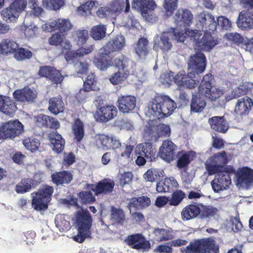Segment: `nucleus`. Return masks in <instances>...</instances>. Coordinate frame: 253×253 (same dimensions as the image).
Masks as SVG:
<instances>
[{"label": "nucleus", "mask_w": 253, "mask_h": 253, "mask_svg": "<svg viewBox=\"0 0 253 253\" xmlns=\"http://www.w3.org/2000/svg\"><path fill=\"white\" fill-rule=\"evenodd\" d=\"M197 20L202 27L204 34L197 30L186 29V34L193 40L194 45L197 49L210 51L218 44L216 39L212 37L210 31L213 32L217 27V23L213 15L208 12H202L197 16Z\"/></svg>", "instance_id": "f257e3e1"}, {"label": "nucleus", "mask_w": 253, "mask_h": 253, "mask_svg": "<svg viewBox=\"0 0 253 253\" xmlns=\"http://www.w3.org/2000/svg\"><path fill=\"white\" fill-rule=\"evenodd\" d=\"M176 108V104L169 96H156L148 105L147 115L149 117H156L158 119L170 115Z\"/></svg>", "instance_id": "f03ea898"}, {"label": "nucleus", "mask_w": 253, "mask_h": 253, "mask_svg": "<svg viewBox=\"0 0 253 253\" xmlns=\"http://www.w3.org/2000/svg\"><path fill=\"white\" fill-rule=\"evenodd\" d=\"M177 42H183L186 38V35L183 31H179L178 28H171L170 31L164 32L159 38H155L154 41V49L158 50L159 49L163 52L169 51L172 47L171 39Z\"/></svg>", "instance_id": "7ed1b4c3"}, {"label": "nucleus", "mask_w": 253, "mask_h": 253, "mask_svg": "<svg viewBox=\"0 0 253 253\" xmlns=\"http://www.w3.org/2000/svg\"><path fill=\"white\" fill-rule=\"evenodd\" d=\"M75 220L78 233L77 235L73 237V239L76 242L82 243L90 235L92 218L88 211L82 209L81 211L76 212Z\"/></svg>", "instance_id": "20e7f679"}, {"label": "nucleus", "mask_w": 253, "mask_h": 253, "mask_svg": "<svg viewBox=\"0 0 253 253\" xmlns=\"http://www.w3.org/2000/svg\"><path fill=\"white\" fill-rule=\"evenodd\" d=\"M171 133L170 126L164 124H157L156 120H151L144 129L143 138L146 141H156L160 137H169Z\"/></svg>", "instance_id": "39448f33"}, {"label": "nucleus", "mask_w": 253, "mask_h": 253, "mask_svg": "<svg viewBox=\"0 0 253 253\" xmlns=\"http://www.w3.org/2000/svg\"><path fill=\"white\" fill-rule=\"evenodd\" d=\"M218 250V246L212 239L195 241L180 249L181 253H219Z\"/></svg>", "instance_id": "423d86ee"}, {"label": "nucleus", "mask_w": 253, "mask_h": 253, "mask_svg": "<svg viewBox=\"0 0 253 253\" xmlns=\"http://www.w3.org/2000/svg\"><path fill=\"white\" fill-rule=\"evenodd\" d=\"M53 191L54 188L52 186L44 185L37 192L32 193V207L37 211L46 210Z\"/></svg>", "instance_id": "0eeeda50"}, {"label": "nucleus", "mask_w": 253, "mask_h": 253, "mask_svg": "<svg viewBox=\"0 0 253 253\" xmlns=\"http://www.w3.org/2000/svg\"><path fill=\"white\" fill-rule=\"evenodd\" d=\"M114 61L115 66L119 68V70L113 74L109 80L112 84H117L125 80L132 72L133 63L131 60L124 56L115 58Z\"/></svg>", "instance_id": "6e6552de"}, {"label": "nucleus", "mask_w": 253, "mask_h": 253, "mask_svg": "<svg viewBox=\"0 0 253 253\" xmlns=\"http://www.w3.org/2000/svg\"><path fill=\"white\" fill-rule=\"evenodd\" d=\"M23 131V126L18 121H10L0 126V139H13Z\"/></svg>", "instance_id": "1a4fd4ad"}, {"label": "nucleus", "mask_w": 253, "mask_h": 253, "mask_svg": "<svg viewBox=\"0 0 253 253\" xmlns=\"http://www.w3.org/2000/svg\"><path fill=\"white\" fill-rule=\"evenodd\" d=\"M226 154L224 151L217 153L209 158L205 163L206 169L210 175L220 172L223 166L227 163Z\"/></svg>", "instance_id": "9d476101"}, {"label": "nucleus", "mask_w": 253, "mask_h": 253, "mask_svg": "<svg viewBox=\"0 0 253 253\" xmlns=\"http://www.w3.org/2000/svg\"><path fill=\"white\" fill-rule=\"evenodd\" d=\"M236 184L240 188L248 189L253 186V170L243 167L239 169L236 173Z\"/></svg>", "instance_id": "9b49d317"}, {"label": "nucleus", "mask_w": 253, "mask_h": 253, "mask_svg": "<svg viewBox=\"0 0 253 253\" xmlns=\"http://www.w3.org/2000/svg\"><path fill=\"white\" fill-rule=\"evenodd\" d=\"M72 28V25L68 19L58 18L57 20L50 19L42 25V30L44 32H51L59 30L61 33H67Z\"/></svg>", "instance_id": "f8f14e48"}, {"label": "nucleus", "mask_w": 253, "mask_h": 253, "mask_svg": "<svg viewBox=\"0 0 253 253\" xmlns=\"http://www.w3.org/2000/svg\"><path fill=\"white\" fill-rule=\"evenodd\" d=\"M195 78V75L190 71L186 74L184 71H180L175 75L174 83L180 89L192 88L199 83Z\"/></svg>", "instance_id": "ddd939ff"}, {"label": "nucleus", "mask_w": 253, "mask_h": 253, "mask_svg": "<svg viewBox=\"0 0 253 253\" xmlns=\"http://www.w3.org/2000/svg\"><path fill=\"white\" fill-rule=\"evenodd\" d=\"M193 14L190 10L187 9L178 10L174 17L175 22L177 25L175 28H178L179 31H183V33L187 36L185 31L186 26H189L192 23Z\"/></svg>", "instance_id": "4468645a"}, {"label": "nucleus", "mask_w": 253, "mask_h": 253, "mask_svg": "<svg viewBox=\"0 0 253 253\" xmlns=\"http://www.w3.org/2000/svg\"><path fill=\"white\" fill-rule=\"evenodd\" d=\"M188 71L195 75L203 73L206 68V57L201 52H197L191 56L188 62Z\"/></svg>", "instance_id": "2eb2a0df"}, {"label": "nucleus", "mask_w": 253, "mask_h": 253, "mask_svg": "<svg viewBox=\"0 0 253 253\" xmlns=\"http://www.w3.org/2000/svg\"><path fill=\"white\" fill-rule=\"evenodd\" d=\"M177 146L171 140H166L160 147L159 155L168 163L172 162L175 158Z\"/></svg>", "instance_id": "dca6fc26"}, {"label": "nucleus", "mask_w": 253, "mask_h": 253, "mask_svg": "<svg viewBox=\"0 0 253 253\" xmlns=\"http://www.w3.org/2000/svg\"><path fill=\"white\" fill-rule=\"evenodd\" d=\"M127 245L136 250L148 251L151 248L150 243L140 234H135L128 236L125 240Z\"/></svg>", "instance_id": "f3484780"}, {"label": "nucleus", "mask_w": 253, "mask_h": 253, "mask_svg": "<svg viewBox=\"0 0 253 253\" xmlns=\"http://www.w3.org/2000/svg\"><path fill=\"white\" fill-rule=\"evenodd\" d=\"M231 179L229 174L227 172H220L215 176L212 180L211 185L214 192H219L229 188Z\"/></svg>", "instance_id": "a211bd4d"}, {"label": "nucleus", "mask_w": 253, "mask_h": 253, "mask_svg": "<svg viewBox=\"0 0 253 253\" xmlns=\"http://www.w3.org/2000/svg\"><path fill=\"white\" fill-rule=\"evenodd\" d=\"M125 45L126 40L124 37L122 35H117L110 41L104 47L103 49H101L100 53L102 54V56H107L111 52L117 51L122 49Z\"/></svg>", "instance_id": "6ab92c4d"}, {"label": "nucleus", "mask_w": 253, "mask_h": 253, "mask_svg": "<svg viewBox=\"0 0 253 253\" xmlns=\"http://www.w3.org/2000/svg\"><path fill=\"white\" fill-rule=\"evenodd\" d=\"M117 112L116 108L113 105H98L94 117L97 121L106 122L115 117Z\"/></svg>", "instance_id": "aec40b11"}, {"label": "nucleus", "mask_w": 253, "mask_h": 253, "mask_svg": "<svg viewBox=\"0 0 253 253\" xmlns=\"http://www.w3.org/2000/svg\"><path fill=\"white\" fill-rule=\"evenodd\" d=\"M237 25L240 29L248 30L253 29V12L243 10L239 12Z\"/></svg>", "instance_id": "412c9836"}, {"label": "nucleus", "mask_w": 253, "mask_h": 253, "mask_svg": "<svg viewBox=\"0 0 253 253\" xmlns=\"http://www.w3.org/2000/svg\"><path fill=\"white\" fill-rule=\"evenodd\" d=\"M118 102L119 110L124 113H128L135 108L136 100L133 96L123 95L119 97Z\"/></svg>", "instance_id": "4be33fe9"}, {"label": "nucleus", "mask_w": 253, "mask_h": 253, "mask_svg": "<svg viewBox=\"0 0 253 253\" xmlns=\"http://www.w3.org/2000/svg\"><path fill=\"white\" fill-rule=\"evenodd\" d=\"M37 18L34 16L27 15L24 19L23 25L21 26V31L28 39L33 37L38 31V27L35 24Z\"/></svg>", "instance_id": "5701e85b"}, {"label": "nucleus", "mask_w": 253, "mask_h": 253, "mask_svg": "<svg viewBox=\"0 0 253 253\" xmlns=\"http://www.w3.org/2000/svg\"><path fill=\"white\" fill-rule=\"evenodd\" d=\"M136 155H141L148 161H152L156 157V150L150 143H144L138 145L135 150Z\"/></svg>", "instance_id": "b1692460"}, {"label": "nucleus", "mask_w": 253, "mask_h": 253, "mask_svg": "<svg viewBox=\"0 0 253 253\" xmlns=\"http://www.w3.org/2000/svg\"><path fill=\"white\" fill-rule=\"evenodd\" d=\"M13 94L16 101L21 102L33 101L37 97L36 91L29 87L17 90L13 92Z\"/></svg>", "instance_id": "393cba45"}, {"label": "nucleus", "mask_w": 253, "mask_h": 253, "mask_svg": "<svg viewBox=\"0 0 253 253\" xmlns=\"http://www.w3.org/2000/svg\"><path fill=\"white\" fill-rule=\"evenodd\" d=\"M157 7L155 1L144 0V5L142 8V15L148 21L153 23L157 20V17L154 14V10Z\"/></svg>", "instance_id": "a878e982"}, {"label": "nucleus", "mask_w": 253, "mask_h": 253, "mask_svg": "<svg viewBox=\"0 0 253 253\" xmlns=\"http://www.w3.org/2000/svg\"><path fill=\"white\" fill-rule=\"evenodd\" d=\"M114 185V181L113 180L105 179L99 182L96 185H92L90 189L96 195L107 194L112 191Z\"/></svg>", "instance_id": "bb28decb"}, {"label": "nucleus", "mask_w": 253, "mask_h": 253, "mask_svg": "<svg viewBox=\"0 0 253 253\" xmlns=\"http://www.w3.org/2000/svg\"><path fill=\"white\" fill-rule=\"evenodd\" d=\"M49 138L52 150L57 154L61 153L65 145V141L61 135L54 131L49 133Z\"/></svg>", "instance_id": "cd10ccee"}, {"label": "nucleus", "mask_w": 253, "mask_h": 253, "mask_svg": "<svg viewBox=\"0 0 253 253\" xmlns=\"http://www.w3.org/2000/svg\"><path fill=\"white\" fill-rule=\"evenodd\" d=\"M94 46L89 45L83 46L75 51H70L65 54V59L68 62H73L78 57H82L91 53L94 50Z\"/></svg>", "instance_id": "c85d7f7f"}, {"label": "nucleus", "mask_w": 253, "mask_h": 253, "mask_svg": "<svg viewBox=\"0 0 253 253\" xmlns=\"http://www.w3.org/2000/svg\"><path fill=\"white\" fill-rule=\"evenodd\" d=\"M134 51L140 59H146L149 53L148 40L144 38H140L135 46Z\"/></svg>", "instance_id": "c756f323"}, {"label": "nucleus", "mask_w": 253, "mask_h": 253, "mask_svg": "<svg viewBox=\"0 0 253 253\" xmlns=\"http://www.w3.org/2000/svg\"><path fill=\"white\" fill-rule=\"evenodd\" d=\"M209 123L211 129L222 133H225L228 129L226 121L222 117L214 116L210 118Z\"/></svg>", "instance_id": "7c9ffc66"}, {"label": "nucleus", "mask_w": 253, "mask_h": 253, "mask_svg": "<svg viewBox=\"0 0 253 253\" xmlns=\"http://www.w3.org/2000/svg\"><path fill=\"white\" fill-rule=\"evenodd\" d=\"M201 210L199 206L189 205L186 206L181 212V218L184 221H188L196 218L200 213Z\"/></svg>", "instance_id": "2f4dec72"}, {"label": "nucleus", "mask_w": 253, "mask_h": 253, "mask_svg": "<svg viewBox=\"0 0 253 253\" xmlns=\"http://www.w3.org/2000/svg\"><path fill=\"white\" fill-rule=\"evenodd\" d=\"M17 110V107L13 101L5 96L0 95V111L4 114L11 115Z\"/></svg>", "instance_id": "473e14b6"}, {"label": "nucleus", "mask_w": 253, "mask_h": 253, "mask_svg": "<svg viewBox=\"0 0 253 253\" xmlns=\"http://www.w3.org/2000/svg\"><path fill=\"white\" fill-rule=\"evenodd\" d=\"M196 153L193 151H179L177 153V166L179 169L186 167L195 157Z\"/></svg>", "instance_id": "72a5a7b5"}, {"label": "nucleus", "mask_w": 253, "mask_h": 253, "mask_svg": "<svg viewBox=\"0 0 253 253\" xmlns=\"http://www.w3.org/2000/svg\"><path fill=\"white\" fill-rule=\"evenodd\" d=\"M253 105L252 100L248 96H245L238 100L235 111L240 115L246 114L249 112Z\"/></svg>", "instance_id": "f704fd0d"}, {"label": "nucleus", "mask_w": 253, "mask_h": 253, "mask_svg": "<svg viewBox=\"0 0 253 253\" xmlns=\"http://www.w3.org/2000/svg\"><path fill=\"white\" fill-rule=\"evenodd\" d=\"M204 95V94H202L200 91L199 93L193 95L191 104V111L197 113L203 110L206 105Z\"/></svg>", "instance_id": "c9c22d12"}, {"label": "nucleus", "mask_w": 253, "mask_h": 253, "mask_svg": "<svg viewBox=\"0 0 253 253\" xmlns=\"http://www.w3.org/2000/svg\"><path fill=\"white\" fill-rule=\"evenodd\" d=\"M18 46L19 45L13 40L4 39L0 42V53L7 55L15 53Z\"/></svg>", "instance_id": "e433bc0d"}, {"label": "nucleus", "mask_w": 253, "mask_h": 253, "mask_svg": "<svg viewBox=\"0 0 253 253\" xmlns=\"http://www.w3.org/2000/svg\"><path fill=\"white\" fill-rule=\"evenodd\" d=\"M49 104L48 109L52 114L57 115L63 112L64 104L61 96L51 98Z\"/></svg>", "instance_id": "4c0bfd02"}, {"label": "nucleus", "mask_w": 253, "mask_h": 253, "mask_svg": "<svg viewBox=\"0 0 253 253\" xmlns=\"http://www.w3.org/2000/svg\"><path fill=\"white\" fill-rule=\"evenodd\" d=\"M201 93L211 101H215L223 95L224 90L221 87L214 86L210 87V89H206Z\"/></svg>", "instance_id": "58836bf2"}, {"label": "nucleus", "mask_w": 253, "mask_h": 253, "mask_svg": "<svg viewBox=\"0 0 253 253\" xmlns=\"http://www.w3.org/2000/svg\"><path fill=\"white\" fill-rule=\"evenodd\" d=\"M51 176L52 181L56 185L68 183L72 179L71 173L66 171L53 173Z\"/></svg>", "instance_id": "ea45409f"}, {"label": "nucleus", "mask_w": 253, "mask_h": 253, "mask_svg": "<svg viewBox=\"0 0 253 253\" xmlns=\"http://www.w3.org/2000/svg\"><path fill=\"white\" fill-rule=\"evenodd\" d=\"M72 37L75 44L81 46L85 43L88 40V32L86 30H79L73 33Z\"/></svg>", "instance_id": "a19ab883"}, {"label": "nucleus", "mask_w": 253, "mask_h": 253, "mask_svg": "<svg viewBox=\"0 0 253 253\" xmlns=\"http://www.w3.org/2000/svg\"><path fill=\"white\" fill-rule=\"evenodd\" d=\"M106 30L105 25L98 24L92 27L90 35L94 40H100L106 36Z\"/></svg>", "instance_id": "79ce46f5"}, {"label": "nucleus", "mask_w": 253, "mask_h": 253, "mask_svg": "<svg viewBox=\"0 0 253 253\" xmlns=\"http://www.w3.org/2000/svg\"><path fill=\"white\" fill-rule=\"evenodd\" d=\"M3 19L7 22L15 21L19 17V13L11 5L8 8H4L1 12Z\"/></svg>", "instance_id": "37998d69"}, {"label": "nucleus", "mask_w": 253, "mask_h": 253, "mask_svg": "<svg viewBox=\"0 0 253 253\" xmlns=\"http://www.w3.org/2000/svg\"><path fill=\"white\" fill-rule=\"evenodd\" d=\"M163 172L164 171L161 169H150L144 173V178L147 181L154 182L162 176Z\"/></svg>", "instance_id": "c03bdc74"}, {"label": "nucleus", "mask_w": 253, "mask_h": 253, "mask_svg": "<svg viewBox=\"0 0 253 253\" xmlns=\"http://www.w3.org/2000/svg\"><path fill=\"white\" fill-rule=\"evenodd\" d=\"M64 4V0H42V5L49 10L59 9Z\"/></svg>", "instance_id": "a18cd8bd"}, {"label": "nucleus", "mask_w": 253, "mask_h": 253, "mask_svg": "<svg viewBox=\"0 0 253 253\" xmlns=\"http://www.w3.org/2000/svg\"><path fill=\"white\" fill-rule=\"evenodd\" d=\"M32 180L29 178H24L17 184L15 191L17 193H24L29 191L31 189Z\"/></svg>", "instance_id": "49530a36"}, {"label": "nucleus", "mask_w": 253, "mask_h": 253, "mask_svg": "<svg viewBox=\"0 0 253 253\" xmlns=\"http://www.w3.org/2000/svg\"><path fill=\"white\" fill-rule=\"evenodd\" d=\"M32 52L25 48H19L16 50L14 53V58L18 61H22L26 59H30L32 57Z\"/></svg>", "instance_id": "de8ad7c7"}, {"label": "nucleus", "mask_w": 253, "mask_h": 253, "mask_svg": "<svg viewBox=\"0 0 253 253\" xmlns=\"http://www.w3.org/2000/svg\"><path fill=\"white\" fill-rule=\"evenodd\" d=\"M154 233L156 240L159 242L167 241L172 238L171 232L164 229H155Z\"/></svg>", "instance_id": "09e8293b"}, {"label": "nucleus", "mask_w": 253, "mask_h": 253, "mask_svg": "<svg viewBox=\"0 0 253 253\" xmlns=\"http://www.w3.org/2000/svg\"><path fill=\"white\" fill-rule=\"evenodd\" d=\"M23 144L27 150L31 152H34L38 150L40 142L37 139L33 137H28L23 140Z\"/></svg>", "instance_id": "8fccbe9b"}, {"label": "nucleus", "mask_w": 253, "mask_h": 253, "mask_svg": "<svg viewBox=\"0 0 253 253\" xmlns=\"http://www.w3.org/2000/svg\"><path fill=\"white\" fill-rule=\"evenodd\" d=\"M55 223L56 227L61 231L68 230L70 228V224L62 215H57Z\"/></svg>", "instance_id": "3c124183"}, {"label": "nucleus", "mask_w": 253, "mask_h": 253, "mask_svg": "<svg viewBox=\"0 0 253 253\" xmlns=\"http://www.w3.org/2000/svg\"><path fill=\"white\" fill-rule=\"evenodd\" d=\"M73 131L76 139L80 141L84 135L83 125L80 120H77L75 122Z\"/></svg>", "instance_id": "603ef678"}, {"label": "nucleus", "mask_w": 253, "mask_h": 253, "mask_svg": "<svg viewBox=\"0 0 253 253\" xmlns=\"http://www.w3.org/2000/svg\"><path fill=\"white\" fill-rule=\"evenodd\" d=\"M109 136L105 135H101L96 141V145L98 149L103 150L110 149L111 145H109Z\"/></svg>", "instance_id": "864d4df0"}, {"label": "nucleus", "mask_w": 253, "mask_h": 253, "mask_svg": "<svg viewBox=\"0 0 253 253\" xmlns=\"http://www.w3.org/2000/svg\"><path fill=\"white\" fill-rule=\"evenodd\" d=\"M111 218L116 222L122 223L125 220V216L122 210L112 207L111 209Z\"/></svg>", "instance_id": "5fc2aeb1"}, {"label": "nucleus", "mask_w": 253, "mask_h": 253, "mask_svg": "<svg viewBox=\"0 0 253 253\" xmlns=\"http://www.w3.org/2000/svg\"><path fill=\"white\" fill-rule=\"evenodd\" d=\"M95 1H89L85 4L82 5L78 8L77 12L78 14L85 16L88 13H90L91 9L95 5Z\"/></svg>", "instance_id": "6e6d98bb"}, {"label": "nucleus", "mask_w": 253, "mask_h": 253, "mask_svg": "<svg viewBox=\"0 0 253 253\" xmlns=\"http://www.w3.org/2000/svg\"><path fill=\"white\" fill-rule=\"evenodd\" d=\"M101 56H102V54H101ZM105 56H104V57ZM102 57H104V56ZM95 65L99 69L101 70H105L109 66H115L114 59H113V61H108L103 58H98L96 59Z\"/></svg>", "instance_id": "4d7b16f0"}, {"label": "nucleus", "mask_w": 253, "mask_h": 253, "mask_svg": "<svg viewBox=\"0 0 253 253\" xmlns=\"http://www.w3.org/2000/svg\"><path fill=\"white\" fill-rule=\"evenodd\" d=\"M185 193L181 190L174 192L169 200V204L172 206H177L185 197Z\"/></svg>", "instance_id": "13d9d810"}, {"label": "nucleus", "mask_w": 253, "mask_h": 253, "mask_svg": "<svg viewBox=\"0 0 253 253\" xmlns=\"http://www.w3.org/2000/svg\"><path fill=\"white\" fill-rule=\"evenodd\" d=\"M124 5L125 2L123 0H116L112 2L110 8L111 11L114 13V19L122 10Z\"/></svg>", "instance_id": "bf43d9fd"}, {"label": "nucleus", "mask_w": 253, "mask_h": 253, "mask_svg": "<svg viewBox=\"0 0 253 253\" xmlns=\"http://www.w3.org/2000/svg\"><path fill=\"white\" fill-rule=\"evenodd\" d=\"M177 0H164L163 7L166 14L171 15L177 6Z\"/></svg>", "instance_id": "052dcab7"}, {"label": "nucleus", "mask_w": 253, "mask_h": 253, "mask_svg": "<svg viewBox=\"0 0 253 253\" xmlns=\"http://www.w3.org/2000/svg\"><path fill=\"white\" fill-rule=\"evenodd\" d=\"M97 15L100 18L109 17L114 19V13L111 11L109 7H101L96 12Z\"/></svg>", "instance_id": "680f3d73"}, {"label": "nucleus", "mask_w": 253, "mask_h": 253, "mask_svg": "<svg viewBox=\"0 0 253 253\" xmlns=\"http://www.w3.org/2000/svg\"><path fill=\"white\" fill-rule=\"evenodd\" d=\"M217 25L221 27L222 30H228L232 27L231 22L224 16H219L217 19Z\"/></svg>", "instance_id": "e2e57ef3"}, {"label": "nucleus", "mask_w": 253, "mask_h": 253, "mask_svg": "<svg viewBox=\"0 0 253 253\" xmlns=\"http://www.w3.org/2000/svg\"><path fill=\"white\" fill-rule=\"evenodd\" d=\"M64 35L60 32H57L52 35L48 40V42L50 45H57L61 43L64 38Z\"/></svg>", "instance_id": "0e129e2a"}, {"label": "nucleus", "mask_w": 253, "mask_h": 253, "mask_svg": "<svg viewBox=\"0 0 253 253\" xmlns=\"http://www.w3.org/2000/svg\"><path fill=\"white\" fill-rule=\"evenodd\" d=\"M175 75L172 72H168L161 75L160 80L163 84L169 85L173 82H174Z\"/></svg>", "instance_id": "69168bd1"}, {"label": "nucleus", "mask_w": 253, "mask_h": 253, "mask_svg": "<svg viewBox=\"0 0 253 253\" xmlns=\"http://www.w3.org/2000/svg\"><path fill=\"white\" fill-rule=\"evenodd\" d=\"M94 79L95 75L93 74H89L86 77L84 84V87L86 91H89L94 89Z\"/></svg>", "instance_id": "338daca9"}, {"label": "nucleus", "mask_w": 253, "mask_h": 253, "mask_svg": "<svg viewBox=\"0 0 253 253\" xmlns=\"http://www.w3.org/2000/svg\"><path fill=\"white\" fill-rule=\"evenodd\" d=\"M212 77L211 75H205L201 82L199 86V91L203 92L206 89H210L211 87V82L212 80Z\"/></svg>", "instance_id": "774afa93"}]
</instances>
